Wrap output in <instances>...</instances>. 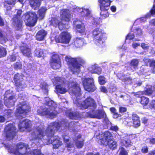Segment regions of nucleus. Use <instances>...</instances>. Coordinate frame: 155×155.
<instances>
[{
  "instance_id": "2f4dec72",
  "label": "nucleus",
  "mask_w": 155,
  "mask_h": 155,
  "mask_svg": "<svg viewBox=\"0 0 155 155\" xmlns=\"http://www.w3.org/2000/svg\"><path fill=\"white\" fill-rule=\"evenodd\" d=\"M109 9H106V10L100 9L101 12L100 13V18L101 19H104L108 17L109 15V13L107 12Z\"/></svg>"
},
{
  "instance_id": "0eeeda50",
  "label": "nucleus",
  "mask_w": 155,
  "mask_h": 155,
  "mask_svg": "<svg viewBox=\"0 0 155 155\" xmlns=\"http://www.w3.org/2000/svg\"><path fill=\"white\" fill-rule=\"evenodd\" d=\"M82 83L84 89L89 92H93L97 89L92 78H84L82 80Z\"/></svg>"
},
{
  "instance_id": "58836bf2",
  "label": "nucleus",
  "mask_w": 155,
  "mask_h": 155,
  "mask_svg": "<svg viewBox=\"0 0 155 155\" xmlns=\"http://www.w3.org/2000/svg\"><path fill=\"white\" fill-rule=\"evenodd\" d=\"M143 94L150 96L151 95L153 92L152 86H150V87L147 88L146 89L142 91Z\"/></svg>"
},
{
  "instance_id": "a19ab883",
  "label": "nucleus",
  "mask_w": 155,
  "mask_h": 155,
  "mask_svg": "<svg viewBox=\"0 0 155 155\" xmlns=\"http://www.w3.org/2000/svg\"><path fill=\"white\" fill-rule=\"evenodd\" d=\"M84 140L83 139L81 141H79L78 140H76L75 141V145L78 148H82L84 145Z\"/></svg>"
},
{
  "instance_id": "6e6552de",
  "label": "nucleus",
  "mask_w": 155,
  "mask_h": 155,
  "mask_svg": "<svg viewBox=\"0 0 155 155\" xmlns=\"http://www.w3.org/2000/svg\"><path fill=\"white\" fill-rule=\"evenodd\" d=\"M24 18L30 27L34 26L37 21L38 16L35 12H27L23 15Z\"/></svg>"
},
{
  "instance_id": "6e6d98bb",
  "label": "nucleus",
  "mask_w": 155,
  "mask_h": 155,
  "mask_svg": "<svg viewBox=\"0 0 155 155\" xmlns=\"http://www.w3.org/2000/svg\"><path fill=\"white\" fill-rule=\"evenodd\" d=\"M141 152L143 153H146L148 152V148L147 146H144L141 148Z\"/></svg>"
},
{
  "instance_id": "5701e85b",
  "label": "nucleus",
  "mask_w": 155,
  "mask_h": 155,
  "mask_svg": "<svg viewBox=\"0 0 155 155\" xmlns=\"http://www.w3.org/2000/svg\"><path fill=\"white\" fill-rule=\"evenodd\" d=\"M145 63L146 65L152 68L151 71L153 73H155V60L154 59H146Z\"/></svg>"
},
{
  "instance_id": "4d7b16f0",
  "label": "nucleus",
  "mask_w": 155,
  "mask_h": 155,
  "mask_svg": "<svg viewBox=\"0 0 155 155\" xmlns=\"http://www.w3.org/2000/svg\"><path fill=\"white\" fill-rule=\"evenodd\" d=\"M122 81L125 83L131 82L132 79L130 77H125L122 79Z\"/></svg>"
},
{
  "instance_id": "423d86ee",
  "label": "nucleus",
  "mask_w": 155,
  "mask_h": 155,
  "mask_svg": "<svg viewBox=\"0 0 155 155\" xmlns=\"http://www.w3.org/2000/svg\"><path fill=\"white\" fill-rule=\"evenodd\" d=\"M15 113V116L18 119L25 117L28 113L31 111V107L25 102H19L17 105Z\"/></svg>"
},
{
  "instance_id": "864d4df0",
  "label": "nucleus",
  "mask_w": 155,
  "mask_h": 155,
  "mask_svg": "<svg viewBox=\"0 0 155 155\" xmlns=\"http://www.w3.org/2000/svg\"><path fill=\"white\" fill-rule=\"evenodd\" d=\"M5 3L6 4L14 5L15 4L16 0H4Z\"/></svg>"
},
{
  "instance_id": "e433bc0d",
  "label": "nucleus",
  "mask_w": 155,
  "mask_h": 155,
  "mask_svg": "<svg viewBox=\"0 0 155 155\" xmlns=\"http://www.w3.org/2000/svg\"><path fill=\"white\" fill-rule=\"evenodd\" d=\"M61 60L59 55L57 54H53L51 58L50 62L60 61Z\"/></svg>"
},
{
  "instance_id": "f257e3e1",
  "label": "nucleus",
  "mask_w": 155,
  "mask_h": 155,
  "mask_svg": "<svg viewBox=\"0 0 155 155\" xmlns=\"http://www.w3.org/2000/svg\"><path fill=\"white\" fill-rule=\"evenodd\" d=\"M61 127L60 123L53 122L47 128L45 131L40 128H36L31 133V135L35 139H41L46 136L49 139L54 136L55 130H58Z\"/></svg>"
},
{
  "instance_id": "774afa93",
  "label": "nucleus",
  "mask_w": 155,
  "mask_h": 155,
  "mask_svg": "<svg viewBox=\"0 0 155 155\" xmlns=\"http://www.w3.org/2000/svg\"><path fill=\"white\" fill-rule=\"evenodd\" d=\"M121 116V115L120 114H119L116 112L113 114V117L114 119H117Z\"/></svg>"
},
{
  "instance_id": "ea45409f",
  "label": "nucleus",
  "mask_w": 155,
  "mask_h": 155,
  "mask_svg": "<svg viewBox=\"0 0 155 155\" xmlns=\"http://www.w3.org/2000/svg\"><path fill=\"white\" fill-rule=\"evenodd\" d=\"M39 17L41 19H42L44 17L45 10L43 8H41L38 10Z\"/></svg>"
},
{
  "instance_id": "79ce46f5",
  "label": "nucleus",
  "mask_w": 155,
  "mask_h": 155,
  "mask_svg": "<svg viewBox=\"0 0 155 155\" xmlns=\"http://www.w3.org/2000/svg\"><path fill=\"white\" fill-rule=\"evenodd\" d=\"M76 27L77 29H80L78 31L79 33H82L84 32L85 29L84 25L79 24H77L76 25Z\"/></svg>"
},
{
  "instance_id": "b1692460",
  "label": "nucleus",
  "mask_w": 155,
  "mask_h": 155,
  "mask_svg": "<svg viewBox=\"0 0 155 155\" xmlns=\"http://www.w3.org/2000/svg\"><path fill=\"white\" fill-rule=\"evenodd\" d=\"M84 39L83 38H76L74 39L73 44L76 48L82 47L84 44Z\"/></svg>"
},
{
  "instance_id": "5fc2aeb1",
  "label": "nucleus",
  "mask_w": 155,
  "mask_h": 155,
  "mask_svg": "<svg viewBox=\"0 0 155 155\" xmlns=\"http://www.w3.org/2000/svg\"><path fill=\"white\" fill-rule=\"evenodd\" d=\"M9 59L11 62H14L16 61V57L15 54H12L10 55Z\"/></svg>"
},
{
  "instance_id": "f704fd0d",
  "label": "nucleus",
  "mask_w": 155,
  "mask_h": 155,
  "mask_svg": "<svg viewBox=\"0 0 155 155\" xmlns=\"http://www.w3.org/2000/svg\"><path fill=\"white\" fill-rule=\"evenodd\" d=\"M15 102L13 101H10L7 99L4 98V103L8 107L10 108L13 107L15 105Z\"/></svg>"
},
{
  "instance_id": "f3484780",
  "label": "nucleus",
  "mask_w": 155,
  "mask_h": 155,
  "mask_svg": "<svg viewBox=\"0 0 155 155\" xmlns=\"http://www.w3.org/2000/svg\"><path fill=\"white\" fill-rule=\"evenodd\" d=\"M50 22V25L55 27H58L60 30H64L67 29L66 24H63L61 20L60 21L57 17H52Z\"/></svg>"
},
{
  "instance_id": "a878e982",
  "label": "nucleus",
  "mask_w": 155,
  "mask_h": 155,
  "mask_svg": "<svg viewBox=\"0 0 155 155\" xmlns=\"http://www.w3.org/2000/svg\"><path fill=\"white\" fill-rule=\"evenodd\" d=\"M60 138L57 136V137H56L55 139L51 140V143L53 145V149H58L62 145V142L60 141Z\"/></svg>"
},
{
  "instance_id": "ddd939ff",
  "label": "nucleus",
  "mask_w": 155,
  "mask_h": 155,
  "mask_svg": "<svg viewBox=\"0 0 155 155\" xmlns=\"http://www.w3.org/2000/svg\"><path fill=\"white\" fill-rule=\"evenodd\" d=\"M87 115L90 118L101 119L106 117L105 111L102 110H92L87 112Z\"/></svg>"
},
{
  "instance_id": "37998d69",
  "label": "nucleus",
  "mask_w": 155,
  "mask_h": 155,
  "mask_svg": "<svg viewBox=\"0 0 155 155\" xmlns=\"http://www.w3.org/2000/svg\"><path fill=\"white\" fill-rule=\"evenodd\" d=\"M43 54L42 50L40 49H36L35 51V56L38 58L42 57Z\"/></svg>"
},
{
  "instance_id": "9b49d317",
  "label": "nucleus",
  "mask_w": 155,
  "mask_h": 155,
  "mask_svg": "<svg viewBox=\"0 0 155 155\" xmlns=\"http://www.w3.org/2000/svg\"><path fill=\"white\" fill-rule=\"evenodd\" d=\"M71 38V35L67 31H63L61 32L58 38H55V40L58 43L68 44Z\"/></svg>"
},
{
  "instance_id": "393cba45",
  "label": "nucleus",
  "mask_w": 155,
  "mask_h": 155,
  "mask_svg": "<svg viewBox=\"0 0 155 155\" xmlns=\"http://www.w3.org/2000/svg\"><path fill=\"white\" fill-rule=\"evenodd\" d=\"M106 143L102 145L105 146H107L108 148L111 150H115L117 148V143L113 139L110 140L109 141H107Z\"/></svg>"
},
{
  "instance_id": "de8ad7c7",
  "label": "nucleus",
  "mask_w": 155,
  "mask_h": 155,
  "mask_svg": "<svg viewBox=\"0 0 155 155\" xmlns=\"http://www.w3.org/2000/svg\"><path fill=\"white\" fill-rule=\"evenodd\" d=\"M143 94V92H142V91L138 92L134 94V98L136 100V101L138 102L137 101V98H140L141 99V97L143 96H142V95Z\"/></svg>"
},
{
  "instance_id": "412c9836",
  "label": "nucleus",
  "mask_w": 155,
  "mask_h": 155,
  "mask_svg": "<svg viewBox=\"0 0 155 155\" xmlns=\"http://www.w3.org/2000/svg\"><path fill=\"white\" fill-rule=\"evenodd\" d=\"M100 9L102 10L109 9L111 2L110 0H99Z\"/></svg>"
},
{
  "instance_id": "3c124183",
  "label": "nucleus",
  "mask_w": 155,
  "mask_h": 155,
  "mask_svg": "<svg viewBox=\"0 0 155 155\" xmlns=\"http://www.w3.org/2000/svg\"><path fill=\"white\" fill-rule=\"evenodd\" d=\"M149 107L151 109L155 110V101L154 100H151L149 105Z\"/></svg>"
},
{
  "instance_id": "2eb2a0df",
  "label": "nucleus",
  "mask_w": 155,
  "mask_h": 155,
  "mask_svg": "<svg viewBox=\"0 0 155 155\" xmlns=\"http://www.w3.org/2000/svg\"><path fill=\"white\" fill-rule=\"evenodd\" d=\"M113 138L112 133L108 131H106L103 133L97 141L101 145H102L107 144V141L112 140Z\"/></svg>"
},
{
  "instance_id": "4be33fe9",
  "label": "nucleus",
  "mask_w": 155,
  "mask_h": 155,
  "mask_svg": "<svg viewBox=\"0 0 155 155\" xmlns=\"http://www.w3.org/2000/svg\"><path fill=\"white\" fill-rule=\"evenodd\" d=\"M133 126L135 128H137L140 126V117L135 113H133L132 115Z\"/></svg>"
},
{
  "instance_id": "473e14b6",
  "label": "nucleus",
  "mask_w": 155,
  "mask_h": 155,
  "mask_svg": "<svg viewBox=\"0 0 155 155\" xmlns=\"http://www.w3.org/2000/svg\"><path fill=\"white\" fill-rule=\"evenodd\" d=\"M61 61L50 62V66L53 69L57 70L61 67Z\"/></svg>"
},
{
  "instance_id": "603ef678",
  "label": "nucleus",
  "mask_w": 155,
  "mask_h": 155,
  "mask_svg": "<svg viewBox=\"0 0 155 155\" xmlns=\"http://www.w3.org/2000/svg\"><path fill=\"white\" fill-rule=\"evenodd\" d=\"M134 37L135 35L134 34L129 33L126 36V39L131 40L134 39Z\"/></svg>"
},
{
  "instance_id": "7ed1b4c3",
  "label": "nucleus",
  "mask_w": 155,
  "mask_h": 155,
  "mask_svg": "<svg viewBox=\"0 0 155 155\" xmlns=\"http://www.w3.org/2000/svg\"><path fill=\"white\" fill-rule=\"evenodd\" d=\"M65 59L69 68L74 73H79L81 66L85 63L84 61L79 57L73 58L66 56Z\"/></svg>"
},
{
  "instance_id": "bf43d9fd",
  "label": "nucleus",
  "mask_w": 155,
  "mask_h": 155,
  "mask_svg": "<svg viewBox=\"0 0 155 155\" xmlns=\"http://www.w3.org/2000/svg\"><path fill=\"white\" fill-rule=\"evenodd\" d=\"M62 138L63 139L64 142L66 143L69 141V138L68 136L66 135H63L62 136Z\"/></svg>"
},
{
  "instance_id": "20e7f679",
  "label": "nucleus",
  "mask_w": 155,
  "mask_h": 155,
  "mask_svg": "<svg viewBox=\"0 0 155 155\" xmlns=\"http://www.w3.org/2000/svg\"><path fill=\"white\" fill-rule=\"evenodd\" d=\"M30 149L28 144L20 142L16 145V150L14 152V155H44L37 149L31 151H28Z\"/></svg>"
},
{
  "instance_id": "a211bd4d",
  "label": "nucleus",
  "mask_w": 155,
  "mask_h": 155,
  "mask_svg": "<svg viewBox=\"0 0 155 155\" xmlns=\"http://www.w3.org/2000/svg\"><path fill=\"white\" fill-rule=\"evenodd\" d=\"M31 126L30 121L27 119H25L20 122L18 124V129L21 132H23L26 130H30Z\"/></svg>"
},
{
  "instance_id": "4468645a",
  "label": "nucleus",
  "mask_w": 155,
  "mask_h": 155,
  "mask_svg": "<svg viewBox=\"0 0 155 155\" xmlns=\"http://www.w3.org/2000/svg\"><path fill=\"white\" fill-rule=\"evenodd\" d=\"M13 80L16 90L18 92L22 91L24 88L23 84V78L22 76L20 74L17 73L14 75Z\"/></svg>"
},
{
  "instance_id": "338daca9",
  "label": "nucleus",
  "mask_w": 155,
  "mask_h": 155,
  "mask_svg": "<svg viewBox=\"0 0 155 155\" xmlns=\"http://www.w3.org/2000/svg\"><path fill=\"white\" fill-rule=\"evenodd\" d=\"M5 147L7 148L8 150V152L10 153H12L13 152V150L12 148L11 147V146L9 145H5Z\"/></svg>"
},
{
  "instance_id": "13d9d810",
  "label": "nucleus",
  "mask_w": 155,
  "mask_h": 155,
  "mask_svg": "<svg viewBox=\"0 0 155 155\" xmlns=\"http://www.w3.org/2000/svg\"><path fill=\"white\" fill-rule=\"evenodd\" d=\"M119 112L121 113H123L127 111V109L126 107H120L119 108Z\"/></svg>"
},
{
  "instance_id": "052dcab7",
  "label": "nucleus",
  "mask_w": 155,
  "mask_h": 155,
  "mask_svg": "<svg viewBox=\"0 0 155 155\" xmlns=\"http://www.w3.org/2000/svg\"><path fill=\"white\" fill-rule=\"evenodd\" d=\"M11 5H12L5 3L4 5V7L6 8V10H10L12 7Z\"/></svg>"
},
{
  "instance_id": "aec40b11",
  "label": "nucleus",
  "mask_w": 155,
  "mask_h": 155,
  "mask_svg": "<svg viewBox=\"0 0 155 155\" xmlns=\"http://www.w3.org/2000/svg\"><path fill=\"white\" fill-rule=\"evenodd\" d=\"M69 90L75 96H78L81 95V89L77 83L74 84L69 88Z\"/></svg>"
},
{
  "instance_id": "f8f14e48",
  "label": "nucleus",
  "mask_w": 155,
  "mask_h": 155,
  "mask_svg": "<svg viewBox=\"0 0 155 155\" xmlns=\"http://www.w3.org/2000/svg\"><path fill=\"white\" fill-rule=\"evenodd\" d=\"M60 17L61 21L64 24H68L66 23L70 21L71 18V15L70 11L68 9H62L60 11Z\"/></svg>"
},
{
  "instance_id": "dca6fc26",
  "label": "nucleus",
  "mask_w": 155,
  "mask_h": 155,
  "mask_svg": "<svg viewBox=\"0 0 155 155\" xmlns=\"http://www.w3.org/2000/svg\"><path fill=\"white\" fill-rule=\"evenodd\" d=\"M97 107V104L94 99L90 96L87 97L84 100V104L81 105V108L82 109H86L89 107L95 109Z\"/></svg>"
},
{
  "instance_id": "9d476101",
  "label": "nucleus",
  "mask_w": 155,
  "mask_h": 155,
  "mask_svg": "<svg viewBox=\"0 0 155 155\" xmlns=\"http://www.w3.org/2000/svg\"><path fill=\"white\" fill-rule=\"evenodd\" d=\"M22 12L21 9L18 10L16 14L12 18V24L18 30H19L22 28L23 22L21 17Z\"/></svg>"
},
{
  "instance_id": "0e129e2a",
  "label": "nucleus",
  "mask_w": 155,
  "mask_h": 155,
  "mask_svg": "<svg viewBox=\"0 0 155 155\" xmlns=\"http://www.w3.org/2000/svg\"><path fill=\"white\" fill-rule=\"evenodd\" d=\"M109 129L112 131H117L118 130V128L117 126H111Z\"/></svg>"
},
{
  "instance_id": "c03bdc74",
  "label": "nucleus",
  "mask_w": 155,
  "mask_h": 155,
  "mask_svg": "<svg viewBox=\"0 0 155 155\" xmlns=\"http://www.w3.org/2000/svg\"><path fill=\"white\" fill-rule=\"evenodd\" d=\"M98 81L99 84L101 85H103L106 83V78L103 76H100L98 78Z\"/></svg>"
},
{
  "instance_id": "1a4fd4ad",
  "label": "nucleus",
  "mask_w": 155,
  "mask_h": 155,
  "mask_svg": "<svg viewBox=\"0 0 155 155\" xmlns=\"http://www.w3.org/2000/svg\"><path fill=\"white\" fill-rule=\"evenodd\" d=\"M17 132L15 127L12 124L6 125L4 130L6 137L9 140L12 139L16 135Z\"/></svg>"
},
{
  "instance_id": "680f3d73",
  "label": "nucleus",
  "mask_w": 155,
  "mask_h": 155,
  "mask_svg": "<svg viewBox=\"0 0 155 155\" xmlns=\"http://www.w3.org/2000/svg\"><path fill=\"white\" fill-rule=\"evenodd\" d=\"M101 91L104 93H107V89L104 86H101L100 88Z\"/></svg>"
},
{
  "instance_id": "8fccbe9b",
  "label": "nucleus",
  "mask_w": 155,
  "mask_h": 155,
  "mask_svg": "<svg viewBox=\"0 0 155 155\" xmlns=\"http://www.w3.org/2000/svg\"><path fill=\"white\" fill-rule=\"evenodd\" d=\"M150 14L148 13L146 15V17L150 18L151 17V15L153 16L155 15V9L151 8L150 11Z\"/></svg>"
},
{
  "instance_id": "6ab92c4d",
  "label": "nucleus",
  "mask_w": 155,
  "mask_h": 155,
  "mask_svg": "<svg viewBox=\"0 0 155 155\" xmlns=\"http://www.w3.org/2000/svg\"><path fill=\"white\" fill-rule=\"evenodd\" d=\"M20 51L23 55L28 58H31L32 54L30 48L27 46H23L20 47Z\"/></svg>"
},
{
  "instance_id": "cd10ccee",
  "label": "nucleus",
  "mask_w": 155,
  "mask_h": 155,
  "mask_svg": "<svg viewBox=\"0 0 155 155\" xmlns=\"http://www.w3.org/2000/svg\"><path fill=\"white\" fill-rule=\"evenodd\" d=\"M121 144L122 146L127 148L130 147L132 143L130 138L127 137L121 140Z\"/></svg>"
},
{
  "instance_id": "c9c22d12",
  "label": "nucleus",
  "mask_w": 155,
  "mask_h": 155,
  "mask_svg": "<svg viewBox=\"0 0 155 155\" xmlns=\"http://www.w3.org/2000/svg\"><path fill=\"white\" fill-rule=\"evenodd\" d=\"M7 54V51L4 47L0 46V58L5 57Z\"/></svg>"
},
{
  "instance_id": "72a5a7b5",
  "label": "nucleus",
  "mask_w": 155,
  "mask_h": 155,
  "mask_svg": "<svg viewBox=\"0 0 155 155\" xmlns=\"http://www.w3.org/2000/svg\"><path fill=\"white\" fill-rule=\"evenodd\" d=\"M149 102V98L143 96L139 101V102L143 106H146L147 105Z\"/></svg>"
},
{
  "instance_id": "7c9ffc66",
  "label": "nucleus",
  "mask_w": 155,
  "mask_h": 155,
  "mask_svg": "<svg viewBox=\"0 0 155 155\" xmlns=\"http://www.w3.org/2000/svg\"><path fill=\"white\" fill-rule=\"evenodd\" d=\"M56 90L58 94H65L67 91L66 89L63 87L61 84H58L56 86Z\"/></svg>"
},
{
  "instance_id": "f03ea898",
  "label": "nucleus",
  "mask_w": 155,
  "mask_h": 155,
  "mask_svg": "<svg viewBox=\"0 0 155 155\" xmlns=\"http://www.w3.org/2000/svg\"><path fill=\"white\" fill-rule=\"evenodd\" d=\"M45 104L48 108L41 106L37 110L38 114L42 116H48L51 119L54 118L58 114L56 110L57 104L52 100H49L46 102Z\"/></svg>"
},
{
  "instance_id": "69168bd1",
  "label": "nucleus",
  "mask_w": 155,
  "mask_h": 155,
  "mask_svg": "<svg viewBox=\"0 0 155 155\" xmlns=\"http://www.w3.org/2000/svg\"><path fill=\"white\" fill-rule=\"evenodd\" d=\"M136 30L137 31L136 34L138 35H140L142 34V30L140 28H137L136 29Z\"/></svg>"
},
{
  "instance_id": "09e8293b",
  "label": "nucleus",
  "mask_w": 155,
  "mask_h": 155,
  "mask_svg": "<svg viewBox=\"0 0 155 155\" xmlns=\"http://www.w3.org/2000/svg\"><path fill=\"white\" fill-rule=\"evenodd\" d=\"M13 113L12 110L8 109L6 110L5 114L8 117V118L11 117Z\"/></svg>"
},
{
  "instance_id": "4c0bfd02",
  "label": "nucleus",
  "mask_w": 155,
  "mask_h": 155,
  "mask_svg": "<svg viewBox=\"0 0 155 155\" xmlns=\"http://www.w3.org/2000/svg\"><path fill=\"white\" fill-rule=\"evenodd\" d=\"M139 62L138 59H134L131 61L130 64L131 66L133 67L134 68H136L137 67Z\"/></svg>"
},
{
  "instance_id": "c85d7f7f",
  "label": "nucleus",
  "mask_w": 155,
  "mask_h": 155,
  "mask_svg": "<svg viewBox=\"0 0 155 155\" xmlns=\"http://www.w3.org/2000/svg\"><path fill=\"white\" fill-rule=\"evenodd\" d=\"M29 2L31 8L35 10L39 8L41 5L40 0H29Z\"/></svg>"
},
{
  "instance_id": "c756f323",
  "label": "nucleus",
  "mask_w": 155,
  "mask_h": 155,
  "mask_svg": "<svg viewBox=\"0 0 155 155\" xmlns=\"http://www.w3.org/2000/svg\"><path fill=\"white\" fill-rule=\"evenodd\" d=\"M90 69V71L92 73L96 74L99 75L101 73V68L96 65H92Z\"/></svg>"
},
{
  "instance_id": "39448f33",
  "label": "nucleus",
  "mask_w": 155,
  "mask_h": 155,
  "mask_svg": "<svg viewBox=\"0 0 155 155\" xmlns=\"http://www.w3.org/2000/svg\"><path fill=\"white\" fill-rule=\"evenodd\" d=\"M91 33L94 44L99 47H103L105 45V40L107 39L106 34L103 32L102 30L98 28L94 29Z\"/></svg>"
},
{
  "instance_id": "bb28decb",
  "label": "nucleus",
  "mask_w": 155,
  "mask_h": 155,
  "mask_svg": "<svg viewBox=\"0 0 155 155\" xmlns=\"http://www.w3.org/2000/svg\"><path fill=\"white\" fill-rule=\"evenodd\" d=\"M46 35L47 33L45 30H41L37 33L36 35V39L38 41H42Z\"/></svg>"
},
{
  "instance_id": "e2e57ef3",
  "label": "nucleus",
  "mask_w": 155,
  "mask_h": 155,
  "mask_svg": "<svg viewBox=\"0 0 155 155\" xmlns=\"http://www.w3.org/2000/svg\"><path fill=\"white\" fill-rule=\"evenodd\" d=\"M141 46L143 50H147L149 48V46L144 43H142Z\"/></svg>"
},
{
  "instance_id": "a18cd8bd",
  "label": "nucleus",
  "mask_w": 155,
  "mask_h": 155,
  "mask_svg": "<svg viewBox=\"0 0 155 155\" xmlns=\"http://www.w3.org/2000/svg\"><path fill=\"white\" fill-rule=\"evenodd\" d=\"M119 150L120 151L119 155H128V152L123 147H120Z\"/></svg>"
},
{
  "instance_id": "49530a36",
  "label": "nucleus",
  "mask_w": 155,
  "mask_h": 155,
  "mask_svg": "<svg viewBox=\"0 0 155 155\" xmlns=\"http://www.w3.org/2000/svg\"><path fill=\"white\" fill-rule=\"evenodd\" d=\"M22 66V64L20 62H17L13 64L14 68L17 70L21 69Z\"/></svg>"
}]
</instances>
